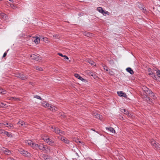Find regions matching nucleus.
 <instances>
[{
    "mask_svg": "<svg viewBox=\"0 0 160 160\" xmlns=\"http://www.w3.org/2000/svg\"><path fill=\"white\" fill-rule=\"evenodd\" d=\"M18 151L21 154L25 157L30 158L32 156V155L30 153L23 149L20 148L18 150Z\"/></svg>",
    "mask_w": 160,
    "mask_h": 160,
    "instance_id": "nucleus-1",
    "label": "nucleus"
},
{
    "mask_svg": "<svg viewBox=\"0 0 160 160\" xmlns=\"http://www.w3.org/2000/svg\"><path fill=\"white\" fill-rule=\"evenodd\" d=\"M150 143L155 149H160L159 144L154 140L153 139H151L150 141Z\"/></svg>",
    "mask_w": 160,
    "mask_h": 160,
    "instance_id": "nucleus-2",
    "label": "nucleus"
},
{
    "mask_svg": "<svg viewBox=\"0 0 160 160\" xmlns=\"http://www.w3.org/2000/svg\"><path fill=\"white\" fill-rule=\"evenodd\" d=\"M16 77L23 80H26L28 78V77L27 75H24L22 73H19L16 75Z\"/></svg>",
    "mask_w": 160,
    "mask_h": 160,
    "instance_id": "nucleus-3",
    "label": "nucleus"
},
{
    "mask_svg": "<svg viewBox=\"0 0 160 160\" xmlns=\"http://www.w3.org/2000/svg\"><path fill=\"white\" fill-rule=\"evenodd\" d=\"M142 89L144 92L145 93V95L148 96L152 91L151 90L146 87H143Z\"/></svg>",
    "mask_w": 160,
    "mask_h": 160,
    "instance_id": "nucleus-4",
    "label": "nucleus"
},
{
    "mask_svg": "<svg viewBox=\"0 0 160 160\" xmlns=\"http://www.w3.org/2000/svg\"><path fill=\"white\" fill-rule=\"evenodd\" d=\"M148 71L149 72L148 74L151 76V77H152L155 80H157V78L156 77V76L155 75V73H153L151 71V69L150 68H149L148 69Z\"/></svg>",
    "mask_w": 160,
    "mask_h": 160,
    "instance_id": "nucleus-5",
    "label": "nucleus"
},
{
    "mask_svg": "<svg viewBox=\"0 0 160 160\" xmlns=\"http://www.w3.org/2000/svg\"><path fill=\"white\" fill-rule=\"evenodd\" d=\"M117 93L119 96L121 97H124L125 98H127V95L125 93H123V92H118Z\"/></svg>",
    "mask_w": 160,
    "mask_h": 160,
    "instance_id": "nucleus-6",
    "label": "nucleus"
},
{
    "mask_svg": "<svg viewBox=\"0 0 160 160\" xmlns=\"http://www.w3.org/2000/svg\"><path fill=\"white\" fill-rule=\"evenodd\" d=\"M46 142L51 146H53L54 145V143L53 141L49 138L46 139Z\"/></svg>",
    "mask_w": 160,
    "mask_h": 160,
    "instance_id": "nucleus-7",
    "label": "nucleus"
},
{
    "mask_svg": "<svg viewBox=\"0 0 160 160\" xmlns=\"http://www.w3.org/2000/svg\"><path fill=\"white\" fill-rule=\"evenodd\" d=\"M31 58L32 60L38 61L39 59V57L35 54H32L31 55Z\"/></svg>",
    "mask_w": 160,
    "mask_h": 160,
    "instance_id": "nucleus-8",
    "label": "nucleus"
},
{
    "mask_svg": "<svg viewBox=\"0 0 160 160\" xmlns=\"http://www.w3.org/2000/svg\"><path fill=\"white\" fill-rule=\"evenodd\" d=\"M42 157L45 160H51V157L47 155L43 154Z\"/></svg>",
    "mask_w": 160,
    "mask_h": 160,
    "instance_id": "nucleus-9",
    "label": "nucleus"
},
{
    "mask_svg": "<svg viewBox=\"0 0 160 160\" xmlns=\"http://www.w3.org/2000/svg\"><path fill=\"white\" fill-rule=\"evenodd\" d=\"M2 151L5 154L7 155H9L11 153V151L7 148H4L3 149H2Z\"/></svg>",
    "mask_w": 160,
    "mask_h": 160,
    "instance_id": "nucleus-10",
    "label": "nucleus"
},
{
    "mask_svg": "<svg viewBox=\"0 0 160 160\" xmlns=\"http://www.w3.org/2000/svg\"><path fill=\"white\" fill-rule=\"evenodd\" d=\"M86 62L90 64L92 66H95V62L89 59H86Z\"/></svg>",
    "mask_w": 160,
    "mask_h": 160,
    "instance_id": "nucleus-11",
    "label": "nucleus"
},
{
    "mask_svg": "<svg viewBox=\"0 0 160 160\" xmlns=\"http://www.w3.org/2000/svg\"><path fill=\"white\" fill-rule=\"evenodd\" d=\"M93 116L94 117H95V118L101 120V117L102 116L100 114H98L96 112L94 113L93 114Z\"/></svg>",
    "mask_w": 160,
    "mask_h": 160,
    "instance_id": "nucleus-12",
    "label": "nucleus"
},
{
    "mask_svg": "<svg viewBox=\"0 0 160 160\" xmlns=\"http://www.w3.org/2000/svg\"><path fill=\"white\" fill-rule=\"evenodd\" d=\"M74 76L75 77L77 78L80 79V80H81L82 81H84L85 79L82 78L78 74L75 73L74 74Z\"/></svg>",
    "mask_w": 160,
    "mask_h": 160,
    "instance_id": "nucleus-13",
    "label": "nucleus"
},
{
    "mask_svg": "<svg viewBox=\"0 0 160 160\" xmlns=\"http://www.w3.org/2000/svg\"><path fill=\"white\" fill-rule=\"evenodd\" d=\"M106 129L107 130H108V131H110V132L114 133H115V131L114 129L112 127H109V128H108L106 127Z\"/></svg>",
    "mask_w": 160,
    "mask_h": 160,
    "instance_id": "nucleus-14",
    "label": "nucleus"
},
{
    "mask_svg": "<svg viewBox=\"0 0 160 160\" xmlns=\"http://www.w3.org/2000/svg\"><path fill=\"white\" fill-rule=\"evenodd\" d=\"M143 98L144 99L147 101L152 102L151 100H152L148 96L145 95V96H144Z\"/></svg>",
    "mask_w": 160,
    "mask_h": 160,
    "instance_id": "nucleus-15",
    "label": "nucleus"
},
{
    "mask_svg": "<svg viewBox=\"0 0 160 160\" xmlns=\"http://www.w3.org/2000/svg\"><path fill=\"white\" fill-rule=\"evenodd\" d=\"M38 148L40 150L43 151L46 149V147L43 145L41 144L39 145Z\"/></svg>",
    "mask_w": 160,
    "mask_h": 160,
    "instance_id": "nucleus-16",
    "label": "nucleus"
},
{
    "mask_svg": "<svg viewBox=\"0 0 160 160\" xmlns=\"http://www.w3.org/2000/svg\"><path fill=\"white\" fill-rule=\"evenodd\" d=\"M39 145L38 144L35 143H33L32 145V148L34 149H37L38 148Z\"/></svg>",
    "mask_w": 160,
    "mask_h": 160,
    "instance_id": "nucleus-17",
    "label": "nucleus"
},
{
    "mask_svg": "<svg viewBox=\"0 0 160 160\" xmlns=\"http://www.w3.org/2000/svg\"><path fill=\"white\" fill-rule=\"evenodd\" d=\"M126 70L128 72H129L131 74H133L134 73L133 71L130 68H127Z\"/></svg>",
    "mask_w": 160,
    "mask_h": 160,
    "instance_id": "nucleus-18",
    "label": "nucleus"
},
{
    "mask_svg": "<svg viewBox=\"0 0 160 160\" xmlns=\"http://www.w3.org/2000/svg\"><path fill=\"white\" fill-rule=\"evenodd\" d=\"M148 96L149 97H151L152 98L154 99H156V97L155 96L154 93L152 92V91L148 95Z\"/></svg>",
    "mask_w": 160,
    "mask_h": 160,
    "instance_id": "nucleus-19",
    "label": "nucleus"
},
{
    "mask_svg": "<svg viewBox=\"0 0 160 160\" xmlns=\"http://www.w3.org/2000/svg\"><path fill=\"white\" fill-rule=\"evenodd\" d=\"M97 10L103 14L104 13V11L103 10L101 7H98L97 8Z\"/></svg>",
    "mask_w": 160,
    "mask_h": 160,
    "instance_id": "nucleus-20",
    "label": "nucleus"
},
{
    "mask_svg": "<svg viewBox=\"0 0 160 160\" xmlns=\"http://www.w3.org/2000/svg\"><path fill=\"white\" fill-rule=\"evenodd\" d=\"M25 142L26 144L31 146L33 143L31 140H26L25 141Z\"/></svg>",
    "mask_w": 160,
    "mask_h": 160,
    "instance_id": "nucleus-21",
    "label": "nucleus"
},
{
    "mask_svg": "<svg viewBox=\"0 0 160 160\" xmlns=\"http://www.w3.org/2000/svg\"><path fill=\"white\" fill-rule=\"evenodd\" d=\"M61 139L62 141H63L66 143L68 144L69 143V141L65 138H62Z\"/></svg>",
    "mask_w": 160,
    "mask_h": 160,
    "instance_id": "nucleus-22",
    "label": "nucleus"
},
{
    "mask_svg": "<svg viewBox=\"0 0 160 160\" xmlns=\"http://www.w3.org/2000/svg\"><path fill=\"white\" fill-rule=\"evenodd\" d=\"M60 130L57 127L54 128L53 131L55 132L56 134H58Z\"/></svg>",
    "mask_w": 160,
    "mask_h": 160,
    "instance_id": "nucleus-23",
    "label": "nucleus"
},
{
    "mask_svg": "<svg viewBox=\"0 0 160 160\" xmlns=\"http://www.w3.org/2000/svg\"><path fill=\"white\" fill-rule=\"evenodd\" d=\"M34 68L35 69L40 71H43L42 68L38 66H36L34 67Z\"/></svg>",
    "mask_w": 160,
    "mask_h": 160,
    "instance_id": "nucleus-24",
    "label": "nucleus"
},
{
    "mask_svg": "<svg viewBox=\"0 0 160 160\" xmlns=\"http://www.w3.org/2000/svg\"><path fill=\"white\" fill-rule=\"evenodd\" d=\"M121 112L124 113L125 114H127L128 113V111L124 109H122L121 110Z\"/></svg>",
    "mask_w": 160,
    "mask_h": 160,
    "instance_id": "nucleus-25",
    "label": "nucleus"
},
{
    "mask_svg": "<svg viewBox=\"0 0 160 160\" xmlns=\"http://www.w3.org/2000/svg\"><path fill=\"white\" fill-rule=\"evenodd\" d=\"M84 35L86 36H87L88 37H90L91 35H92V34L90 32H84Z\"/></svg>",
    "mask_w": 160,
    "mask_h": 160,
    "instance_id": "nucleus-26",
    "label": "nucleus"
},
{
    "mask_svg": "<svg viewBox=\"0 0 160 160\" xmlns=\"http://www.w3.org/2000/svg\"><path fill=\"white\" fill-rule=\"evenodd\" d=\"M6 131L3 129H0V134H2L3 135H5Z\"/></svg>",
    "mask_w": 160,
    "mask_h": 160,
    "instance_id": "nucleus-27",
    "label": "nucleus"
},
{
    "mask_svg": "<svg viewBox=\"0 0 160 160\" xmlns=\"http://www.w3.org/2000/svg\"><path fill=\"white\" fill-rule=\"evenodd\" d=\"M5 135L7 136L8 137L11 138L12 137V135L11 133L9 132H6Z\"/></svg>",
    "mask_w": 160,
    "mask_h": 160,
    "instance_id": "nucleus-28",
    "label": "nucleus"
},
{
    "mask_svg": "<svg viewBox=\"0 0 160 160\" xmlns=\"http://www.w3.org/2000/svg\"><path fill=\"white\" fill-rule=\"evenodd\" d=\"M40 40L39 38H37L34 40V41L36 44H37L38 43Z\"/></svg>",
    "mask_w": 160,
    "mask_h": 160,
    "instance_id": "nucleus-29",
    "label": "nucleus"
},
{
    "mask_svg": "<svg viewBox=\"0 0 160 160\" xmlns=\"http://www.w3.org/2000/svg\"><path fill=\"white\" fill-rule=\"evenodd\" d=\"M46 108H48V107H50V108H53V106L51 104H49L48 103H46Z\"/></svg>",
    "mask_w": 160,
    "mask_h": 160,
    "instance_id": "nucleus-30",
    "label": "nucleus"
},
{
    "mask_svg": "<svg viewBox=\"0 0 160 160\" xmlns=\"http://www.w3.org/2000/svg\"><path fill=\"white\" fill-rule=\"evenodd\" d=\"M18 123L20 124L21 126H23V125H25V123L24 122L22 121H19Z\"/></svg>",
    "mask_w": 160,
    "mask_h": 160,
    "instance_id": "nucleus-31",
    "label": "nucleus"
},
{
    "mask_svg": "<svg viewBox=\"0 0 160 160\" xmlns=\"http://www.w3.org/2000/svg\"><path fill=\"white\" fill-rule=\"evenodd\" d=\"M1 16L3 18L6 19L7 18V16L6 14L4 13H2L1 14Z\"/></svg>",
    "mask_w": 160,
    "mask_h": 160,
    "instance_id": "nucleus-32",
    "label": "nucleus"
},
{
    "mask_svg": "<svg viewBox=\"0 0 160 160\" xmlns=\"http://www.w3.org/2000/svg\"><path fill=\"white\" fill-rule=\"evenodd\" d=\"M156 74H157V76L158 78H160V70H158L156 72Z\"/></svg>",
    "mask_w": 160,
    "mask_h": 160,
    "instance_id": "nucleus-33",
    "label": "nucleus"
},
{
    "mask_svg": "<svg viewBox=\"0 0 160 160\" xmlns=\"http://www.w3.org/2000/svg\"><path fill=\"white\" fill-rule=\"evenodd\" d=\"M53 38H60V36L59 35L54 34L53 35Z\"/></svg>",
    "mask_w": 160,
    "mask_h": 160,
    "instance_id": "nucleus-34",
    "label": "nucleus"
},
{
    "mask_svg": "<svg viewBox=\"0 0 160 160\" xmlns=\"http://www.w3.org/2000/svg\"><path fill=\"white\" fill-rule=\"evenodd\" d=\"M0 93L5 94L6 93V91H4L2 89L0 88Z\"/></svg>",
    "mask_w": 160,
    "mask_h": 160,
    "instance_id": "nucleus-35",
    "label": "nucleus"
},
{
    "mask_svg": "<svg viewBox=\"0 0 160 160\" xmlns=\"http://www.w3.org/2000/svg\"><path fill=\"white\" fill-rule=\"evenodd\" d=\"M10 5L11 7L13 9H15V8H17V6H16L12 4H10Z\"/></svg>",
    "mask_w": 160,
    "mask_h": 160,
    "instance_id": "nucleus-36",
    "label": "nucleus"
},
{
    "mask_svg": "<svg viewBox=\"0 0 160 160\" xmlns=\"http://www.w3.org/2000/svg\"><path fill=\"white\" fill-rule=\"evenodd\" d=\"M59 133L58 134L62 135H64V131H62V130H60V131L59 132Z\"/></svg>",
    "mask_w": 160,
    "mask_h": 160,
    "instance_id": "nucleus-37",
    "label": "nucleus"
},
{
    "mask_svg": "<svg viewBox=\"0 0 160 160\" xmlns=\"http://www.w3.org/2000/svg\"><path fill=\"white\" fill-rule=\"evenodd\" d=\"M34 98H37V99H39L40 100H41L42 99V98L40 96H38V95H37L35 96L34 97Z\"/></svg>",
    "mask_w": 160,
    "mask_h": 160,
    "instance_id": "nucleus-38",
    "label": "nucleus"
},
{
    "mask_svg": "<svg viewBox=\"0 0 160 160\" xmlns=\"http://www.w3.org/2000/svg\"><path fill=\"white\" fill-rule=\"evenodd\" d=\"M53 108H52V109L51 110V111H57V108L54 106H53Z\"/></svg>",
    "mask_w": 160,
    "mask_h": 160,
    "instance_id": "nucleus-39",
    "label": "nucleus"
},
{
    "mask_svg": "<svg viewBox=\"0 0 160 160\" xmlns=\"http://www.w3.org/2000/svg\"><path fill=\"white\" fill-rule=\"evenodd\" d=\"M13 126L12 124L11 123H9L8 126H7L8 128H10L11 127H12Z\"/></svg>",
    "mask_w": 160,
    "mask_h": 160,
    "instance_id": "nucleus-40",
    "label": "nucleus"
},
{
    "mask_svg": "<svg viewBox=\"0 0 160 160\" xmlns=\"http://www.w3.org/2000/svg\"><path fill=\"white\" fill-rule=\"evenodd\" d=\"M102 14L103 15H104L105 14H107L108 15H109V13L108 11H104V13H103Z\"/></svg>",
    "mask_w": 160,
    "mask_h": 160,
    "instance_id": "nucleus-41",
    "label": "nucleus"
},
{
    "mask_svg": "<svg viewBox=\"0 0 160 160\" xmlns=\"http://www.w3.org/2000/svg\"><path fill=\"white\" fill-rule=\"evenodd\" d=\"M103 68L104 70H105L107 71H108V68L106 66H104L103 67Z\"/></svg>",
    "mask_w": 160,
    "mask_h": 160,
    "instance_id": "nucleus-42",
    "label": "nucleus"
},
{
    "mask_svg": "<svg viewBox=\"0 0 160 160\" xmlns=\"http://www.w3.org/2000/svg\"><path fill=\"white\" fill-rule=\"evenodd\" d=\"M58 54L62 57H64V55H63L62 53H58Z\"/></svg>",
    "mask_w": 160,
    "mask_h": 160,
    "instance_id": "nucleus-43",
    "label": "nucleus"
},
{
    "mask_svg": "<svg viewBox=\"0 0 160 160\" xmlns=\"http://www.w3.org/2000/svg\"><path fill=\"white\" fill-rule=\"evenodd\" d=\"M14 98H16V97H11L10 98V100H14Z\"/></svg>",
    "mask_w": 160,
    "mask_h": 160,
    "instance_id": "nucleus-44",
    "label": "nucleus"
},
{
    "mask_svg": "<svg viewBox=\"0 0 160 160\" xmlns=\"http://www.w3.org/2000/svg\"><path fill=\"white\" fill-rule=\"evenodd\" d=\"M141 10L142 11V12H145V11L146 10L145 9H144V8H141Z\"/></svg>",
    "mask_w": 160,
    "mask_h": 160,
    "instance_id": "nucleus-45",
    "label": "nucleus"
},
{
    "mask_svg": "<svg viewBox=\"0 0 160 160\" xmlns=\"http://www.w3.org/2000/svg\"><path fill=\"white\" fill-rule=\"evenodd\" d=\"M127 115L128 116V117H131L132 116L131 114L130 113H129V112H128V113Z\"/></svg>",
    "mask_w": 160,
    "mask_h": 160,
    "instance_id": "nucleus-46",
    "label": "nucleus"
},
{
    "mask_svg": "<svg viewBox=\"0 0 160 160\" xmlns=\"http://www.w3.org/2000/svg\"><path fill=\"white\" fill-rule=\"evenodd\" d=\"M2 125H4V126H7V125H8L9 123L7 122L6 123H2Z\"/></svg>",
    "mask_w": 160,
    "mask_h": 160,
    "instance_id": "nucleus-47",
    "label": "nucleus"
},
{
    "mask_svg": "<svg viewBox=\"0 0 160 160\" xmlns=\"http://www.w3.org/2000/svg\"><path fill=\"white\" fill-rule=\"evenodd\" d=\"M7 54V53L6 52H4V54L3 55V58L5 57L6 56Z\"/></svg>",
    "mask_w": 160,
    "mask_h": 160,
    "instance_id": "nucleus-48",
    "label": "nucleus"
},
{
    "mask_svg": "<svg viewBox=\"0 0 160 160\" xmlns=\"http://www.w3.org/2000/svg\"><path fill=\"white\" fill-rule=\"evenodd\" d=\"M64 59H68V58L66 55H64Z\"/></svg>",
    "mask_w": 160,
    "mask_h": 160,
    "instance_id": "nucleus-49",
    "label": "nucleus"
},
{
    "mask_svg": "<svg viewBox=\"0 0 160 160\" xmlns=\"http://www.w3.org/2000/svg\"><path fill=\"white\" fill-rule=\"evenodd\" d=\"M2 123H0V128H2Z\"/></svg>",
    "mask_w": 160,
    "mask_h": 160,
    "instance_id": "nucleus-50",
    "label": "nucleus"
},
{
    "mask_svg": "<svg viewBox=\"0 0 160 160\" xmlns=\"http://www.w3.org/2000/svg\"><path fill=\"white\" fill-rule=\"evenodd\" d=\"M61 116H62L63 118H65L66 117V115L64 114H61Z\"/></svg>",
    "mask_w": 160,
    "mask_h": 160,
    "instance_id": "nucleus-51",
    "label": "nucleus"
},
{
    "mask_svg": "<svg viewBox=\"0 0 160 160\" xmlns=\"http://www.w3.org/2000/svg\"><path fill=\"white\" fill-rule=\"evenodd\" d=\"M93 75H94V74L92 72H91L90 73V75L91 76H93Z\"/></svg>",
    "mask_w": 160,
    "mask_h": 160,
    "instance_id": "nucleus-52",
    "label": "nucleus"
},
{
    "mask_svg": "<svg viewBox=\"0 0 160 160\" xmlns=\"http://www.w3.org/2000/svg\"><path fill=\"white\" fill-rule=\"evenodd\" d=\"M46 103H44L43 104V106H44V107H46Z\"/></svg>",
    "mask_w": 160,
    "mask_h": 160,
    "instance_id": "nucleus-53",
    "label": "nucleus"
},
{
    "mask_svg": "<svg viewBox=\"0 0 160 160\" xmlns=\"http://www.w3.org/2000/svg\"><path fill=\"white\" fill-rule=\"evenodd\" d=\"M29 83L30 84H31V85H33V83L31 82H29Z\"/></svg>",
    "mask_w": 160,
    "mask_h": 160,
    "instance_id": "nucleus-54",
    "label": "nucleus"
},
{
    "mask_svg": "<svg viewBox=\"0 0 160 160\" xmlns=\"http://www.w3.org/2000/svg\"><path fill=\"white\" fill-rule=\"evenodd\" d=\"M48 109H50L51 110L52 109V108H50V107H48Z\"/></svg>",
    "mask_w": 160,
    "mask_h": 160,
    "instance_id": "nucleus-55",
    "label": "nucleus"
},
{
    "mask_svg": "<svg viewBox=\"0 0 160 160\" xmlns=\"http://www.w3.org/2000/svg\"><path fill=\"white\" fill-rule=\"evenodd\" d=\"M3 105V104L2 103H1V104L0 103V106L1 107H2V105Z\"/></svg>",
    "mask_w": 160,
    "mask_h": 160,
    "instance_id": "nucleus-56",
    "label": "nucleus"
},
{
    "mask_svg": "<svg viewBox=\"0 0 160 160\" xmlns=\"http://www.w3.org/2000/svg\"><path fill=\"white\" fill-rule=\"evenodd\" d=\"M8 160H14L13 159L8 158Z\"/></svg>",
    "mask_w": 160,
    "mask_h": 160,
    "instance_id": "nucleus-57",
    "label": "nucleus"
},
{
    "mask_svg": "<svg viewBox=\"0 0 160 160\" xmlns=\"http://www.w3.org/2000/svg\"><path fill=\"white\" fill-rule=\"evenodd\" d=\"M91 130H92V131H94V132H95V131H95V129H94L92 128V129H91Z\"/></svg>",
    "mask_w": 160,
    "mask_h": 160,
    "instance_id": "nucleus-58",
    "label": "nucleus"
},
{
    "mask_svg": "<svg viewBox=\"0 0 160 160\" xmlns=\"http://www.w3.org/2000/svg\"><path fill=\"white\" fill-rule=\"evenodd\" d=\"M18 99V98H14V100H17V99Z\"/></svg>",
    "mask_w": 160,
    "mask_h": 160,
    "instance_id": "nucleus-59",
    "label": "nucleus"
},
{
    "mask_svg": "<svg viewBox=\"0 0 160 160\" xmlns=\"http://www.w3.org/2000/svg\"><path fill=\"white\" fill-rule=\"evenodd\" d=\"M54 128H55V127H54V126H52V129H54Z\"/></svg>",
    "mask_w": 160,
    "mask_h": 160,
    "instance_id": "nucleus-60",
    "label": "nucleus"
},
{
    "mask_svg": "<svg viewBox=\"0 0 160 160\" xmlns=\"http://www.w3.org/2000/svg\"><path fill=\"white\" fill-rule=\"evenodd\" d=\"M9 1H11V2H13V0H9Z\"/></svg>",
    "mask_w": 160,
    "mask_h": 160,
    "instance_id": "nucleus-61",
    "label": "nucleus"
}]
</instances>
